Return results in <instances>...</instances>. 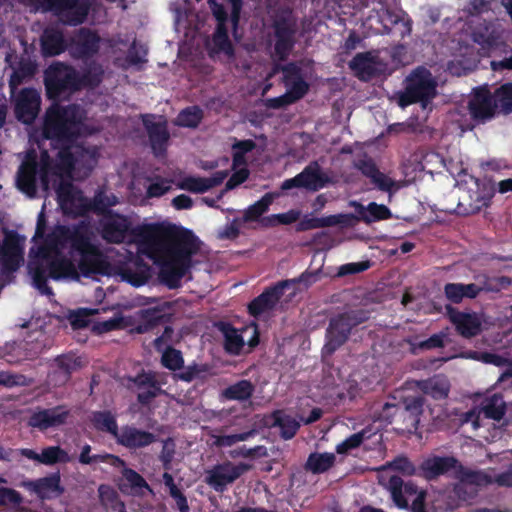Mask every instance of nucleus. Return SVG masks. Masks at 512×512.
Instances as JSON below:
<instances>
[{"label": "nucleus", "mask_w": 512, "mask_h": 512, "mask_svg": "<svg viewBox=\"0 0 512 512\" xmlns=\"http://www.w3.org/2000/svg\"><path fill=\"white\" fill-rule=\"evenodd\" d=\"M138 236L144 240L142 255L160 267V282L169 289L179 288L200 249L198 238L189 229L165 227H144L138 229Z\"/></svg>", "instance_id": "obj_1"}, {"label": "nucleus", "mask_w": 512, "mask_h": 512, "mask_svg": "<svg viewBox=\"0 0 512 512\" xmlns=\"http://www.w3.org/2000/svg\"><path fill=\"white\" fill-rule=\"evenodd\" d=\"M58 226L47 234L42 243L37 247L35 260L29 263V272L33 284L42 295H54L52 288L48 285V278L58 281L61 279H79V272L71 257L63 254L68 251L67 244L53 246L58 235Z\"/></svg>", "instance_id": "obj_2"}, {"label": "nucleus", "mask_w": 512, "mask_h": 512, "mask_svg": "<svg viewBox=\"0 0 512 512\" xmlns=\"http://www.w3.org/2000/svg\"><path fill=\"white\" fill-rule=\"evenodd\" d=\"M56 244H67L71 258L78 256L77 271L84 277L104 274L108 263L100 247L92 240V232L87 223L58 225Z\"/></svg>", "instance_id": "obj_3"}, {"label": "nucleus", "mask_w": 512, "mask_h": 512, "mask_svg": "<svg viewBox=\"0 0 512 512\" xmlns=\"http://www.w3.org/2000/svg\"><path fill=\"white\" fill-rule=\"evenodd\" d=\"M83 111L78 104L52 103L45 111L42 135L56 145H72L79 137Z\"/></svg>", "instance_id": "obj_4"}, {"label": "nucleus", "mask_w": 512, "mask_h": 512, "mask_svg": "<svg viewBox=\"0 0 512 512\" xmlns=\"http://www.w3.org/2000/svg\"><path fill=\"white\" fill-rule=\"evenodd\" d=\"M369 318L370 312L366 309H349L330 318L325 332L323 354L333 355L348 341L353 329Z\"/></svg>", "instance_id": "obj_5"}, {"label": "nucleus", "mask_w": 512, "mask_h": 512, "mask_svg": "<svg viewBox=\"0 0 512 512\" xmlns=\"http://www.w3.org/2000/svg\"><path fill=\"white\" fill-rule=\"evenodd\" d=\"M144 227L163 228L159 224H143L133 227L127 216L117 212L105 215L99 220V233L106 243L122 244L130 238L129 242L137 244L139 254H143L144 240L138 236V229Z\"/></svg>", "instance_id": "obj_6"}, {"label": "nucleus", "mask_w": 512, "mask_h": 512, "mask_svg": "<svg viewBox=\"0 0 512 512\" xmlns=\"http://www.w3.org/2000/svg\"><path fill=\"white\" fill-rule=\"evenodd\" d=\"M46 96L53 103L79 91L77 70L68 64L56 62L44 72Z\"/></svg>", "instance_id": "obj_7"}, {"label": "nucleus", "mask_w": 512, "mask_h": 512, "mask_svg": "<svg viewBox=\"0 0 512 512\" xmlns=\"http://www.w3.org/2000/svg\"><path fill=\"white\" fill-rule=\"evenodd\" d=\"M370 1L373 6L366 18L370 26L377 24L381 27L382 34L397 35L401 39L411 34L412 21L405 12L395 13L385 0Z\"/></svg>", "instance_id": "obj_8"}, {"label": "nucleus", "mask_w": 512, "mask_h": 512, "mask_svg": "<svg viewBox=\"0 0 512 512\" xmlns=\"http://www.w3.org/2000/svg\"><path fill=\"white\" fill-rule=\"evenodd\" d=\"M59 148L54 161L48 151H43L40 156V180L44 190H48L50 176H66L72 178L75 173V152L71 150V145H56Z\"/></svg>", "instance_id": "obj_9"}, {"label": "nucleus", "mask_w": 512, "mask_h": 512, "mask_svg": "<svg viewBox=\"0 0 512 512\" xmlns=\"http://www.w3.org/2000/svg\"><path fill=\"white\" fill-rule=\"evenodd\" d=\"M36 2L44 12H51L71 26L84 23L90 8L87 0H36Z\"/></svg>", "instance_id": "obj_10"}, {"label": "nucleus", "mask_w": 512, "mask_h": 512, "mask_svg": "<svg viewBox=\"0 0 512 512\" xmlns=\"http://www.w3.org/2000/svg\"><path fill=\"white\" fill-rule=\"evenodd\" d=\"M436 93V85L427 71H414L407 78L405 90L399 96V105L407 107L414 103H427Z\"/></svg>", "instance_id": "obj_11"}, {"label": "nucleus", "mask_w": 512, "mask_h": 512, "mask_svg": "<svg viewBox=\"0 0 512 512\" xmlns=\"http://www.w3.org/2000/svg\"><path fill=\"white\" fill-rule=\"evenodd\" d=\"M126 380L127 388L137 391V402L143 407H149L156 397L164 394L162 383L152 370L142 369L135 376H127Z\"/></svg>", "instance_id": "obj_12"}, {"label": "nucleus", "mask_w": 512, "mask_h": 512, "mask_svg": "<svg viewBox=\"0 0 512 512\" xmlns=\"http://www.w3.org/2000/svg\"><path fill=\"white\" fill-rule=\"evenodd\" d=\"M467 108L471 120L477 125L493 120L498 114L495 97L487 86L473 89Z\"/></svg>", "instance_id": "obj_13"}, {"label": "nucleus", "mask_w": 512, "mask_h": 512, "mask_svg": "<svg viewBox=\"0 0 512 512\" xmlns=\"http://www.w3.org/2000/svg\"><path fill=\"white\" fill-rule=\"evenodd\" d=\"M272 27L275 37V56L280 61H285L296 44V23L286 17H280L274 20Z\"/></svg>", "instance_id": "obj_14"}, {"label": "nucleus", "mask_w": 512, "mask_h": 512, "mask_svg": "<svg viewBox=\"0 0 512 512\" xmlns=\"http://www.w3.org/2000/svg\"><path fill=\"white\" fill-rule=\"evenodd\" d=\"M328 182L329 179L321 171L318 162L313 161L295 177L284 180L281 184V189L285 191L292 188H304L315 192L324 188Z\"/></svg>", "instance_id": "obj_15"}, {"label": "nucleus", "mask_w": 512, "mask_h": 512, "mask_svg": "<svg viewBox=\"0 0 512 512\" xmlns=\"http://www.w3.org/2000/svg\"><path fill=\"white\" fill-rule=\"evenodd\" d=\"M249 468L250 466L245 463L234 465L227 461L222 464H217L208 471L206 482L216 492H223L228 484L237 480L242 474L248 471Z\"/></svg>", "instance_id": "obj_16"}, {"label": "nucleus", "mask_w": 512, "mask_h": 512, "mask_svg": "<svg viewBox=\"0 0 512 512\" xmlns=\"http://www.w3.org/2000/svg\"><path fill=\"white\" fill-rule=\"evenodd\" d=\"M459 460L452 455H430L419 465V477L427 481H436L449 472H456Z\"/></svg>", "instance_id": "obj_17"}, {"label": "nucleus", "mask_w": 512, "mask_h": 512, "mask_svg": "<svg viewBox=\"0 0 512 512\" xmlns=\"http://www.w3.org/2000/svg\"><path fill=\"white\" fill-rule=\"evenodd\" d=\"M40 176V164L34 150L27 153L25 159L19 166L16 184L17 188L29 197L37 193V176Z\"/></svg>", "instance_id": "obj_18"}, {"label": "nucleus", "mask_w": 512, "mask_h": 512, "mask_svg": "<svg viewBox=\"0 0 512 512\" xmlns=\"http://www.w3.org/2000/svg\"><path fill=\"white\" fill-rule=\"evenodd\" d=\"M155 115L147 114L142 116V123L147 132L152 152L155 156L166 154L170 133L166 120L154 121Z\"/></svg>", "instance_id": "obj_19"}, {"label": "nucleus", "mask_w": 512, "mask_h": 512, "mask_svg": "<svg viewBox=\"0 0 512 512\" xmlns=\"http://www.w3.org/2000/svg\"><path fill=\"white\" fill-rule=\"evenodd\" d=\"M41 97L37 90L24 88L16 98L14 112L18 121L32 124L38 116Z\"/></svg>", "instance_id": "obj_20"}, {"label": "nucleus", "mask_w": 512, "mask_h": 512, "mask_svg": "<svg viewBox=\"0 0 512 512\" xmlns=\"http://www.w3.org/2000/svg\"><path fill=\"white\" fill-rule=\"evenodd\" d=\"M446 313L450 322L455 326V330L461 337L471 339L480 334L482 324L475 312H462L451 305H446Z\"/></svg>", "instance_id": "obj_21"}, {"label": "nucleus", "mask_w": 512, "mask_h": 512, "mask_svg": "<svg viewBox=\"0 0 512 512\" xmlns=\"http://www.w3.org/2000/svg\"><path fill=\"white\" fill-rule=\"evenodd\" d=\"M287 281H279L266 288L248 304V313L257 318L264 312L272 310L284 295Z\"/></svg>", "instance_id": "obj_22"}, {"label": "nucleus", "mask_w": 512, "mask_h": 512, "mask_svg": "<svg viewBox=\"0 0 512 512\" xmlns=\"http://www.w3.org/2000/svg\"><path fill=\"white\" fill-rule=\"evenodd\" d=\"M156 440L157 436L154 433L128 424L120 428L118 437L115 439L118 445L129 450L146 448Z\"/></svg>", "instance_id": "obj_23"}, {"label": "nucleus", "mask_w": 512, "mask_h": 512, "mask_svg": "<svg viewBox=\"0 0 512 512\" xmlns=\"http://www.w3.org/2000/svg\"><path fill=\"white\" fill-rule=\"evenodd\" d=\"M454 478L458 480V483L454 486V492L458 497H462V490L467 486L482 488L493 484V477L488 472L470 469L460 461Z\"/></svg>", "instance_id": "obj_24"}, {"label": "nucleus", "mask_w": 512, "mask_h": 512, "mask_svg": "<svg viewBox=\"0 0 512 512\" xmlns=\"http://www.w3.org/2000/svg\"><path fill=\"white\" fill-rule=\"evenodd\" d=\"M81 366L80 359L72 354H62L57 356L51 364V370L48 373V379L54 386L65 385L72 376V373Z\"/></svg>", "instance_id": "obj_25"}, {"label": "nucleus", "mask_w": 512, "mask_h": 512, "mask_svg": "<svg viewBox=\"0 0 512 512\" xmlns=\"http://www.w3.org/2000/svg\"><path fill=\"white\" fill-rule=\"evenodd\" d=\"M101 38L96 31L82 27L72 40L74 56L88 59L96 55L100 49Z\"/></svg>", "instance_id": "obj_26"}, {"label": "nucleus", "mask_w": 512, "mask_h": 512, "mask_svg": "<svg viewBox=\"0 0 512 512\" xmlns=\"http://www.w3.org/2000/svg\"><path fill=\"white\" fill-rule=\"evenodd\" d=\"M262 423L267 428L278 427L280 429V437L283 440L292 439L301 426L300 421L281 409L274 410L272 413L264 415Z\"/></svg>", "instance_id": "obj_27"}, {"label": "nucleus", "mask_w": 512, "mask_h": 512, "mask_svg": "<svg viewBox=\"0 0 512 512\" xmlns=\"http://www.w3.org/2000/svg\"><path fill=\"white\" fill-rule=\"evenodd\" d=\"M69 414V410L61 405L42 409L31 415L29 425L44 431L48 428L58 427L65 424Z\"/></svg>", "instance_id": "obj_28"}, {"label": "nucleus", "mask_w": 512, "mask_h": 512, "mask_svg": "<svg viewBox=\"0 0 512 512\" xmlns=\"http://www.w3.org/2000/svg\"><path fill=\"white\" fill-rule=\"evenodd\" d=\"M379 64V57L367 51L357 53L348 66L358 79L368 81L380 74Z\"/></svg>", "instance_id": "obj_29"}, {"label": "nucleus", "mask_w": 512, "mask_h": 512, "mask_svg": "<svg viewBox=\"0 0 512 512\" xmlns=\"http://www.w3.org/2000/svg\"><path fill=\"white\" fill-rule=\"evenodd\" d=\"M121 279L134 287L145 285L151 278V267L140 257L119 268Z\"/></svg>", "instance_id": "obj_30"}, {"label": "nucleus", "mask_w": 512, "mask_h": 512, "mask_svg": "<svg viewBox=\"0 0 512 512\" xmlns=\"http://www.w3.org/2000/svg\"><path fill=\"white\" fill-rule=\"evenodd\" d=\"M400 409V418L405 423L408 431L416 430L420 422V416L423 413L424 398L422 396H408L398 402Z\"/></svg>", "instance_id": "obj_31"}, {"label": "nucleus", "mask_w": 512, "mask_h": 512, "mask_svg": "<svg viewBox=\"0 0 512 512\" xmlns=\"http://www.w3.org/2000/svg\"><path fill=\"white\" fill-rule=\"evenodd\" d=\"M228 171H216L211 177L188 176L179 184V188L197 194L219 186L227 178Z\"/></svg>", "instance_id": "obj_32"}, {"label": "nucleus", "mask_w": 512, "mask_h": 512, "mask_svg": "<svg viewBox=\"0 0 512 512\" xmlns=\"http://www.w3.org/2000/svg\"><path fill=\"white\" fill-rule=\"evenodd\" d=\"M351 219L352 216L349 214H336L324 217L305 216L298 222L296 230L298 232H304L317 228L333 227L337 225L349 226L351 224Z\"/></svg>", "instance_id": "obj_33"}, {"label": "nucleus", "mask_w": 512, "mask_h": 512, "mask_svg": "<svg viewBox=\"0 0 512 512\" xmlns=\"http://www.w3.org/2000/svg\"><path fill=\"white\" fill-rule=\"evenodd\" d=\"M392 499L395 504L402 509L408 508L409 502L404 494L407 496H416L418 492V487L412 481L404 482L401 477L393 475L389 478L387 485Z\"/></svg>", "instance_id": "obj_34"}, {"label": "nucleus", "mask_w": 512, "mask_h": 512, "mask_svg": "<svg viewBox=\"0 0 512 512\" xmlns=\"http://www.w3.org/2000/svg\"><path fill=\"white\" fill-rule=\"evenodd\" d=\"M482 291H484V287L476 283H446L444 285V295L453 304H459L465 298L475 299Z\"/></svg>", "instance_id": "obj_35"}, {"label": "nucleus", "mask_w": 512, "mask_h": 512, "mask_svg": "<svg viewBox=\"0 0 512 512\" xmlns=\"http://www.w3.org/2000/svg\"><path fill=\"white\" fill-rule=\"evenodd\" d=\"M40 42L41 51L45 57L60 55L67 48L63 32L56 28H46L43 31Z\"/></svg>", "instance_id": "obj_36"}, {"label": "nucleus", "mask_w": 512, "mask_h": 512, "mask_svg": "<svg viewBox=\"0 0 512 512\" xmlns=\"http://www.w3.org/2000/svg\"><path fill=\"white\" fill-rule=\"evenodd\" d=\"M75 174L79 178H87L98 162V151L95 147H75Z\"/></svg>", "instance_id": "obj_37"}, {"label": "nucleus", "mask_w": 512, "mask_h": 512, "mask_svg": "<svg viewBox=\"0 0 512 512\" xmlns=\"http://www.w3.org/2000/svg\"><path fill=\"white\" fill-rule=\"evenodd\" d=\"M118 204V198L113 193H107L104 189H98L93 198L85 204V210L92 211L95 214L104 217L115 213L111 207Z\"/></svg>", "instance_id": "obj_38"}, {"label": "nucleus", "mask_w": 512, "mask_h": 512, "mask_svg": "<svg viewBox=\"0 0 512 512\" xmlns=\"http://www.w3.org/2000/svg\"><path fill=\"white\" fill-rule=\"evenodd\" d=\"M90 420L97 431L109 433L114 439L118 437L120 428L118 427L116 415L112 411H94L91 414Z\"/></svg>", "instance_id": "obj_39"}, {"label": "nucleus", "mask_w": 512, "mask_h": 512, "mask_svg": "<svg viewBox=\"0 0 512 512\" xmlns=\"http://www.w3.org/2000/svg\"><path fill=\"white\" fill-rule=\"evenodd\" d=\"M255 391V386L250 380H239L222 390L221 395L225 400L229 401H247Z\"/></svg>", "instance_id": "obj_40"}, {"label": "nucleus", "mask_w": 512, "mask_h": 512, "mask_svg": "<svg viewBox=\"0 0 512 512\" xmlns=\"http://www.w3.org/2000/svg\"><path fill=\"white\" fill-rule=\"evenodd\" d=\"M336 461V457L333 453H310L305 464L304 469L313 474H323L331 469Z\"/></svg>", "instance_id": "obj_41"}, {"label": "nucleus", "mask_w": 512, "mask_h": 512, "mask_svg": "<svg viewBox=\"0 0 512 512\" xmlns=\"http://www.w3.org/2000/svg\"><path fill=\"white\" fill-rule=\"evenodd\" d=\"M506 403L501 394L495 393L485 398L481 404V413L485 418L500 421L506 413Z\"/></svg>", "instance_id": "obj_42"}, {"label": "nucleus", "mask_w": 512, "mask_h": 512, "mask_svg": "<svg viewBox=\"0 0 512 512\" xmlns=\"http://www.w3.org/2000/svg\"><path fill=\"white\" fill-rule=\"evenodd\" d=\"M422 391L435 400H442L448 397L450 383L445 376L436 375L422 383Z\"/></svg>", "instance_id": "obj_43"}, {"label": "nucleus", "mask_w": 512, "mask_h": 512, "mask_svg": "<svg viewBox=\"0 0 512 512\" xmlns=\"http://www.w3.org/2000/svg\"><path fill=\"white\" fill-rule=\"evenodd\" d=\"M92 448L89 444H85L80 452L78 460L83 465H91L93 463H106L110 466H119L124 464V460L117 455L104 453L91 455Z\"/></svg>", "instance_id": "obj_44"}, {"label": "nucleus", "mask_w": 512, "mask_h": 512, "mask_svg": "<svg viewBox=\"0 0 512 512\" xmlns=\"http://www.w3.org/2000/svg\"><path fill=\"white\" fill-rule=\"evenodd\" d=\"M168 321L167 314L160 308H147L141 311V321L137 326L139 333H145L160 324H164Z\"/></svg>", "instance_id": "obj_45"}, {"label": "nucleus", "mask_w": 512, "mask_h": 512, "mask_svg": "<svg viewBox=\"0 0 512 512\" xmlns=\"http://www.w3.org/2000/svg\"><path fill=\"white\" fill-rule=\"evenodd\" d=\"M220 331L224 336V348L230 354H239L244 346L243 337L230 323L221 322Z\"/></svg>", "instance_id": "obj_46"}, {"label": "nucleus", "mask_w": 512, "mask_h": 512, "mask_svg": "<svg viewBox=\"0 0 512 512\" xmlns=\"http://www.w3.org/2000/svg\"><path fill=\"white\" fill-rule=\"evenodd\" d=\"M60 474L53 473L49 476L39 478L33 483V490L41 498H47L49 493L56 492L62 494L64 489L60 484Z\"/></svg>", "instance_id": "obj_47"}, {"label": "nucleus", "mask_w": 512, "mask_h": 512, "mask_svg": "<svg viewBox=\"0 0 512 512\" xmlns=\"http://www.w3.org/2000/svg\"><path fill=\"white\" fill-rule=\"evenodd\" d=\"M228 21H217L215 31L213 33V44L217 52H223L228 57L235 55V50L228 35Z\"/></svg>", "instance_id": "obj_48"}, {"label": "nucleus", "mask_w": 512, "mask_h": 512, "mask_svg": "<svg viewBox=\"0 0 512 512\" xmlns=\"http://www.w3.org/2000/svg\"><path fill=\"white\" fill-rule=\"evenodd\" d=\"M104 71L102 67L96 63L89 65V67L80 73L77 70V79L79 91L83 88H96L103 80Z\"/></svg>", "instance_id": "obj_49"}, {"label": "nucleus", "mask_w": 512, "mask_h": 512, "mask_svg": "<svg viewBox=\"0 0 512 512\" xmlns=\"http://www.w3.org/2000/svg\"><path fill=\"white\" fill-rule=\"evenodd\" d=\"M26 342L6 343L1 348V357L9 364H20L28 359Z\"/></svg>", "instance_id": "obj_50"}, {"label": "nucleus", "mask_w": 512, "mask_h": 512, "mask_svg": "<svg viewBox=\"0 0 512 512\" xmlns=\"http://www.w3.org/2000/svg\"><path fill=\"white\" fill-rule=\"evenodd\" d=\"M277 194L268 192L264 194L258 201L250 205L244 212L243 221L250 222L258 220L265 212L268 211Z\"/></svg>", "instance_id": "obj_51"}, {"label": "nucleus", "mask_w": 512, "mask_h": 512, "mask_svg": "<svg viewBox=\"0 0 512 512\" xmlns=\"http://www.w3.org/2000/svg\"><path fill=\"white\" fill-rule=\"evenodd\" d=\"M203 117V110L199 106H189L179 112L176 125L185 128H197Z\"/></svg>", "instance_id": "obj_52"}, {"label": "nucleus", "mask_w": 512, "mask_h": 512, "mask_svg": "<svg viewBox=\"0 0 512 512\" xmlns=\"http://www.w3.org/2000/svg\"><path fill=\"white\" fill-rule=\"evenodd\" d=\"M53 187L55 189L57 200L61 205L72 203L74 201V186L72 178L66 176H54Z\"/></svg>", "instance_id": "obj_53"}, {"label": "nucleus", "mask_w": 512, "mask_h": 512, "mask_svg": "<svg viewBox=\"0 0 512 512\" xmlns=\"http://www.w3.org/2000/svg\"><path fill=\"white\" fill-rule=\"evenodd\" d=\"M447 334L444 332L436 333L430 336L428 339L417 341V339H409L410 350L413 354H417L420 351H427L436 348H443L445 346V338Z\"/></svg>", "instance_id": "obj_54"}, {"label": "nucleus", "mask_w": 512, "mask_h": 512, "mask_svg": "<svg viewBox=\"0 0 512 512\" xmlns=\"http://www.w3.org/2000/svg\"><path fill=\"white\" fill-rule=\"evenodd\" d=\"M113 467L121 469L122 480L126 482L127 487L133 489L149 488V485L144 477L134 469L127 467L125 461L123 465ZM124 486L125 484H119L121 490H124Z\"/></svg>", "instance_id": "obj_55"}, {"label": "nucleus", "mask_w": 512, "mask_h": 512, "mask_svg": "<svg viewBox=\"0 0 512 512\" xmlns=\"http://www.w3.org/2000/svg\"><path fill=\"white\" fill-rule=\"evenodd\" d=\"M497 109L503 114L512 113V82L502 84L494 93Z\"/></svg>", "instance_id": "obj_56"}, {"label": "nucleus", "mask_w": 512, "mask_h": 512, "mask_svg": "<svg viewBox=\"0 0 512 512\" xmlns=\"http://www.w3.org/2000/svg\"><path fill=\"white\" fill-rule=\"evenodd\" d=\"M71 457L60 446H49L40 453V463L44 465H54L57 463H68Z\"/></svg>", "instance_id": "obj_57"}, {"label": "nucleus", "mask_w": 512, "mask_h": 512, "mask_svg": "<svg viewBox=\"0 0 512 512\" xmlns=\"http://www.w3.org/2000/svg\"><path fill=\"white\" fill-rule=\"evenodd\" d=\"M208 364H198L193 362L186 367L183 366L182 371L175 373L174 378L183 382L190 383L197 378H203L209 372Z\"/></svg>", "instance_id": "obj_58"}, {"label": "nucleus", "mask_w": 512, "mask_h": 512, "mask_svg": "<svg viewBox=\"0 0 512 512\" xmlns=\"http://www.w3.org/2000/svg\"><path fill=\"white\" fill-rule=\"evenodd\" d=\"M161 364L163 367L171 371L181 370L184 365V358L182 352L180 350L173 348L172 346H167L163 348Z\"/></svg>", "instance_id": "obj_59"}, {"label": "nucleus", "mask_w": 512, "mask_h": 512, "mask_svg": "<svg viewBox=\"0 0 512 512\" xmlns=\"http://www.w3.org/2000/svg\"><path fill=\"white\" fill-rule=\"evenodd\" d=\"M392 217V213L390 209L383 205L377 204L376 202H371L368 204L366 208V212L362 214V219L366 223H371L380 220H387Z\"/></svg>", "instance_id": "obj_60"}, {"label": "nucleus", "mask_w": 512, "mask_h": 512, "mask_svg": "<svg viewBox=\"0 0 512 512\" xmlns=\"http://www.w3.org/2000/svg\"><path fill=\"white\" fill-rule=\"evenodd\" d=\"M366 438H368V435L365 429L354 433L343 440L341 443L337 444L336 452L338 454H347L349 451L360 447Z\"/></svg>", "instance_id": "obj_61"}, {"label": "nucleus", "mask_w": 512, "mask_h": 512, "mask_svg": "<svg viewBox=\"0 0 512 512\" xmlns=\"http://www.w3.org/2000/svg\"><path fill=\"white\" fill-rule=\"evenodd\" d=\"M388 466L395 471H398L406 476L416 475L419 477V466L416 467L412 461L406 456H397L391 462L388 463Z\"/></svg>", "instance_id": "obj_62"}, {"label": "nucleus", "mask_w": 512, "mask_h": 512, "mask_svg": "<svg viewBox=\"0 0 512 512\" xmlns=\"http://www.w3.org/2000/svg\"><path fill=\"white\" fill-rule=\"evenodd\" d=\"M321 272V269H317L315 271L305 270L296 278L285 279L284 281L288 282V284L285 285V289L290 288L296 284H302L305 289H308L320 279Z\"/></svg>", "instance_id": "obj_63"}, {"label": "nucleus", "mask_w": 512, "mask_h": 512, "mask_svg": "<svg viewBox=\"0 0 512 512\" xmlns=\"http://www.w3.org/2000/svg\"><path fill=\"white\" fill-rule=\"evenodd\" d=\"M400 409L401 407L399 406L398 402H386L378 412L377 419L379 421L391 424L396 420L397 417L400 418Z\"/></svg>", "instance_id": "obj_64"}]
</instances>
